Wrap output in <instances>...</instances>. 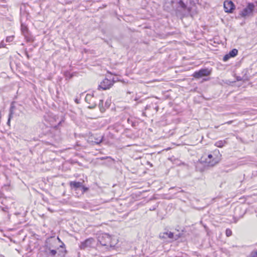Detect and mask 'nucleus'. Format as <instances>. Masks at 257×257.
<instances>
[{
	"label": "nucleus",
	"instance_id": "f257e3e1",
	"mask_svg": "<svg viewBox=\"0 0 257 257\" xmlns=\"http://www.w3.org/2000/svg\"><path fill=\"white\" fill-rule=\"evenodd\" d=\"M221 157L219 150H216L207 155L204 154L201 160L208 166H214L220 162Z\"/></svg>",
	"mask_w": 257,
	"mask_h": 257
},
{
	"label": "nucleus",
	"instance_id": "f03ea898",
	"mask_svg": "<svg viewBox=\"0 0 257 257\" xmlns=\"http://www.w3.org/2000/svg\"><path fill=\"white\" fill-rule=\"evenodd\" d=\"M98 241L103 246H105L106 249L109 247L114 246L116 243V240L107 233H102L98 236Z\"/></svg>",
	"mask_w": 257,
	"mask_h": 257
},
{
	"label": "nucleus",
	"instance_id": "7ed1b4c3",
	"mask_svg": "<svg viewBox=\"0 0 257 257\" xmlns=\"http://www.w3.org/2000/svg\"><path fill=\"white\" fill-rule=\"evenodd\" d=\"M255 6L253 3H250L247 4L246 7L243 9L239 12V16L243 18H247L252 17L253 15Z\"/></svg>",
	"mask_w": 257,
	"mask_h": 257
},
{
	"label": "nucleus",
	"instance_id": "20e7f679",
	"mask_svg": "<svg viewBox=\"0 0 257 257\" xmlns=\"http://www.w3.org/2000/svg\"><path fill=\"white\" fill-rule=\"evenodd\" d=\"M211 74V71L208 68L201 69L198 71H195L192 76L197 79L200 78L203 76H209Z\"/></svg>",
	"mask_w": 257,
	"mask_h": 257
},
{
	"label": "nucleus",
	"instance_id": "39448f33",
	"mask_svg": "<svg viewBox=\"0 0 257 257\" xmlns=\"http://www.w3.org/2000/svg\"><path fill=\"white\" fill-rule=\"evenodd\" d=\"M85 100L86 102L89 104L88 108H94L96 106L97 103L93 94H87L85 96Z\"/></svg>",
	"mask_w": 257,
	"mask_h": 257
},
{
	"label": "nucleus",
	"instance_id": "423d86ee",
	"mask_svg": "<svg viewBox=\"0 0 257 257\" xmlns=\"http://www.w3.org/2000/svg\"><path fill=\"white\" fill-rule=\"evenodd\" d=\"M113 84V81L109 80L107 78H105L102 82H100L98 86V89H102L103 90H106L109 89Z\"/></svg>",
	"mask_w": 257,
	"mask_h": 257
},
{
	"label": "nucleus",
	"instance_id": "0eeeda50",
	"mask_svg": "<svg viewBox=\"0 0 257 257\" xmlns=\"http://www.w3.org/2000/svg\"><path fill=\"white\" fill-rule=\"evenodd\" d=\"M94 242L95 240L93 238H89L82 242L79 246L81 249H84L86 248L92 247Z\"/></svg>",
	"mask_w": 257,
	"mask_h": 257
},
{
	"label": "nucleus",
	"instance_id": "6e6552de",
	"mask_svg": "<svg viewBox=\"0 0 257 257\" xmlns=\"http://www.w3.org/2000/svg\"><path fill=\"white\" fill-rule=\"evenodd\" d=\"M235 6L233 2L231 1H225L224 2V9L226 13H231L234 9Z\"/></svg>",
	"mask_w": 257,
	"mask_h": 257
},
{
	"label": "nucleus",
	"instance_id": "1a4fd4ad",
	"mask_svg": "<svg viewBox=\"0 0 257 257\" xmlns=\"http://www.w3.org/2000/svg\"><path fill=\"white\" fill-rule=\"evenodd\" d=\"M65 253H66L65 250V251H59V252H58L56 250L51 249L50 250L49 254V255H50L51 256H54L57 253H58V256H59L58 257H64Z\"/></svg>",
	"mask_w": 257,
	"mask_h": 257
},
{
	"label": "nucleus",
	"instance_id": "9d476101",
	"mask_svg": "<svg viewBox=\"0 0 257 257\" xmlns=\"http://www.w3.org/2000/svg\"><path fill=\"white\" fill-rule=\"evenodd\" d=\"M70 186L72 188H75V189H77V188L82 186V183L80 182H70Z\"/></svg>",
	"mask_w": 257,
	"mask_h": 257
},
{
	"label": "nucleus",
	"instance_id": "9b49d317",
	"mask_svg": "<svg viewBox=\"0 0 257 257\" xmlns=\"http://www.w3.org/2000/svg\"><path fill=\"white\" fill-rule=\"evenodd\" d=\"M225 144V141H219L215 143V146L218 148H222Z\"/></svg>",
	"mask_w": 257,
	"mask_h": 257
},
{
	"label": "nucleus",
	"instance_id": "f8f14e48",
	"mask_svg": "<svg viewBox=\"0 0 257 257\" xmlns=\"http://www.w3.org/2000/svg\"><path fill=\"white\" fill-rule=\"evenodd\" d=\"M237 53L238 50L236 49H233L229 52V54L231 57H233L236 56L237 55Z\"/></svg>",
	"mask_w": 257,
	"mask_h": 257
},
{
	"label": "nucleus",
	"instance_id": "ddd939ff",
	"mask_svg": "<svg viewBox=\"0 0 257 257\" xmlns=\"http://www.w3.org/2000/svg\"><path fill=\"white\" fill-rule=\"evenodd\" d=\"M164 235H165V236H163V237H168L169 238H171V239H173L174 238V234L173 233L171 232H165L164 233Z\"/></svg>",
	"mask_w": 257,
	"mask_h": 257
},
{
	"label": "nucleus",
	"instance_id": "4468645a",
	"mask_svg": "<svg viewBox=\"0 0 257 257\" xmlns=\"http://www.w3.org/2000/svg\"><path fill=\"white\" fill-rule=\"evenodd\" d=\"M99 102L98 104V106L99 107V109L101 112H104L105 110L104 107L103 106V100L101 99H99Z\"/></svg>",
	"mask_w": 257,
	"mask_h": 257
},
{
	"label": "nucleus",
	"instance_id": "2eb2a0df",
	"mask_svg": "<svg viewBox=\"0 0 257 257\" xmlns=\"http://www.w3.org/2000/svg\"><path fill=\"white\" fill-rule=\"evenodd\" d=\"M179 6L183 9H186L187 6L183 2L182 0H180L178 3Z\"/></svg>",
	"mask_w": 257,
	"mask_h": 257
},
{
	"label": "nucleus",
	"instance_id": "dca6fc26",
	"mask_svg": "<svg viewBox=\"0 0 257 257\" xmlns=\"http://www.w3.org/2000/svg\"><path fill=\"white\" fill-rule=\"evenodd\" d=\"M94 140H95L94 141V142L96 144H99L101 142H102L103 140V137H101L99 138H95Z\"/></svg>",
	"mask_w": 257,
	"mask_h": 257
},
{
	"label": "nucleus",
	"instance_id": "f3484780",
	"mask_svg": "<svg viewBox=\"0 0 257 257\" xmlns=\"http://www.w3.org/2000/svg\"><path fill=\"white\" fill-rule=\"evenodd\" d=\"M14 106L12 105L11 106V107H10V113H9V114H10V117H13V113H14Z\"/></svg>",
	"mask_w": 257,
	"mask_h": 257
},
{
	"label": "nucleus",
	"instance_id": "a211bd4d",
	"mask_svg": "<svg viewBox=\"0 0 257 257\" xmlns=\"http://www.w3.org/2000/svg\"><path fill=\"white\" fill-rule=\"evenodd\" d=\"M225 233L226 236L228 237L231 236L232 234V231L230 229H226Z\"/></svg>",
	"mask_w": 257,
	"mask_h": 257
},
{
	"label": "nucleus",
	"instance_id": "6ab92c4d",
	"mask_svg": "<svg viewBox=\"0 0 257 257\" xmlns=\"http://www.w3.org/2000/svg\"><path fill=\"white\" fill-rule=\"evenodd\" d=\"M28 29L26 27L22 25V31L23 33L25 35L26 33L27 32Z\"/></svg>",
	"mask_w": 257,
	"mask_h": 257
},
{
	"label": "nucleus",
	"instance_id": "aec40b11",
	"mask_svg": "<svg viewBox=\"0 0 257 257\" xmlns=\"http://www.w3.org/2000/svg\"><path fill=\"white\" fill-rule=\"evenodd\" d=\"M230 57H231V56L229 55V54L228 53V54L225 55L223 57V60L224 61H227Z\"/></svg>",
	"mask_w": 257,
	"mask_h": 257
},
{
	"label": "nucleus",
	"instance_id": "412c9836",
	"mask_svg": "<svg viewBox=\"0 0 257 257\" xmlns=\"http://www.w3.org/2000/svg\"><path fill=\"white\" fill-rule=\"evenodd\" d=\"M14 39V37L13 36H9V37H7V38H6V41L7 42H11L12 41H13Z\"/></svg>",
	"mask_w": 257,
	"mask_h": 257
},
{
	"label": "nucleus",
	"instance_id": "4be33fe9",
	"mask_svg": "<svg viewBox=\"0 0 257 257\" xmlns=\"http://www.w3.org/2000/svg\"><path fill=\"white\" fill-rule=\"evenodd\" d=\"M249 257H257V250L252 252Z\"/></svg>",
	"mask_w": 257,
	"mask_h": 257
},
{
	"label": "nucleus",
	"instance_id": "5701e85b",
	"mask_svg": "<svg viewBox=\"0 0 257 257\" xmlns=\"http://www.w3.org/2000/svg\"><path fill=\"white\" fill-rule=\"evenodd\" d=\"M5 47V44L3 41H2L0 43V48H4Z\"/></svg>",
	"mask_w": 257,
	"mask_h": 257
},
{
	"label": "nucleus",
	"instance_id": "b1692460",
	"mask_svg": "<svg viewBox=\"0 0 257 257\" xmlns=\"http://www.w3.org/2000/svg\"><path fill=\"white\" fill-rule=\"evenodd\" d=\"M12 117H10V114H9V118H8V122H7V123H8V124H10V120H11V118H12Z\"/></svg>",
	"mask_w": 257,
	"mask_h": 257
},
{
	"label": "nucleus",
	"instance_id": "393cba45",
	"mask_svg": "<svg viewBox=\"0 0 257 257\" xmlns=\"http://www.w3.org/2000/svg\"><path fill=\"white\" fill-rule=\"evenodd\" d=\"M8 209V208L7 207H4L2 208V210L4 211H7Z\"/></svg>",
	"mask_w": 257,
	"mask_h": 257
},
{
	"label": "nucleus",
	"instance_id": "a878e982",
	"mask_svg": "<svg viewBox=\"0 0 257 257\" xmlns=\"http://www.w3.org/2000/svg\"><path fill=\"white\" fill-rule=\"evenodd\" d=\"M82 188H83V189L84 190V191H85L87 190V188H86V187H85L84 186H82Z\"/></svg>",
	"mask_w": 257,
	"mask_h": 257
},
{
	"label": "nucleus",
	"instance_id": "bb28decb",
	"mask_svg": "<svg viewBox=\"0 0 257 257\" xmlns=\"http://www.w3.org/2000/svg\"><path fill=\"white\" fill-rule=\"evenodd\" d=\"M231 123H232V121H229L226 122L225 123L231 124Z\"/></svg>",
	"mask_w": 257,
	"mask_h": 257
},
{
	"label": "nucleus",
	"instance_id": "cd10ccee",
	"mask_svg": "<svg viewBox=\"0 0 257 257\" xmlns=\"http://www.w3.org/2000/svg\"><path fill=\"white\" fill-rule=\"evenodd\" d=\"M108 103H108V102L107 101H106V103H105V105H107V104H108V105H107V107H108Z\"/></svg>",
	"mask_w": 257,
	"mask_h": 257
},
{
	"label": "nucleus",
	"instance_id": "c85d7f7f",
	"mask_svg": "<svg viewBox=\"0 0 257 257\" xmlns=\"http://www.w3.org/2000/svg\"><path fill=\"white\" fill-rule=\"evenodd\" d=\"M218 127V126H215V128H217Z\"/></svg>",
	"mask_w": 257,
	"mask_h": 257
}]
</instances>
